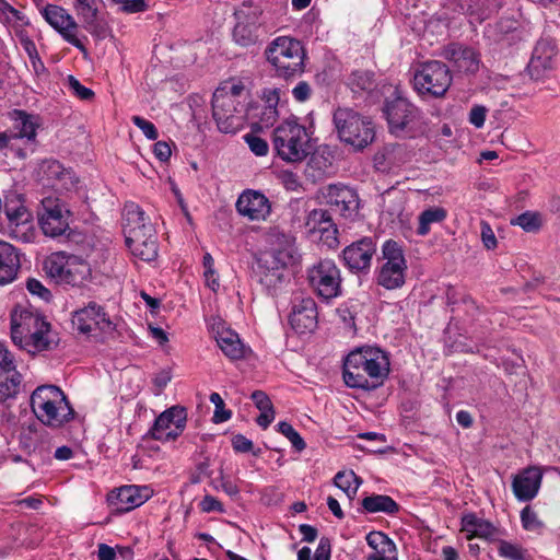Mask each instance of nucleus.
Here are the masks:
<instances>
[{
	"instance_id": "61",
	"label": "nucleus",
	"mask_w": 560,
	"mask_h": 560,
	"mask_svg": "<svg viewBox=\"0 0 560 560\" xmlns=\"http://www.w3.org/2000/svg\"><path fill=\"white\" fill-rule=\"evenodd\" d=\"M331 545L327 537H322L316 548L314 560H330Z\"/></svg>"
},
{
	"instance_id": "50",
	"label": "nucleus",
	"mask_w": 560,
	"mask_h": 560,
	"mask_svg": "<svg viewBox=\"0 0 560 560\" xmlns=\"http://www.w3.org/2000/svg\"><path fill=\"white\" fill-rule=\"evenodd\" d=\"M244 141L248 144L250 151L257 156H265L268 153L269 147L266 140L255 136L254 133H246L243 137Z\"/></svg>"
},
{
	"instance_id": "11",
	"label": "nucleus",
	"mask_w": 560,
	"mask_h": 560,
	"mask_svg": "<svg viewBox=\"0 0 560 560\" xmlns=\"http://www.w3.org/2000/svg\"><path fill=\"white\" fill-rule=\"evenodd\" d=\"M225 93V88H218L212 95V117L222 133H236L245 124L246 109L241 100Z\"/></svg>"
},
{
	"instance_id": "52",
	"label": "nucleus",
	"mask_w": 560,
	"mask_h": 560,
	"mask_svg": "<svg viewBox=\"0 0 560 560\" xmlns=\"http://www.w3.org/2000/svg\"><path fill=\"white\" fill-rule=\"evenodd\" d=\"M256 116H258L259 119L254 126L258 127V129L268 128L277 121L278 110L273 107L262 106Z\"/></svg>"
},
{
	"instance_id": "43",
	"label": "nucleus",
	"mask_w": 560,
	"mask_h": 560,
	"mask_svg": "<svg viewBox=\"0 0 560 560\" xmlns=\"http://www.w3.org/2000/svg\"><path fill=\"white\" fill-rule=\"evenodd\" d=\"M306 226L311 231H328L332 226V219L328 210L314 209L312 210L306 219Z\"/></svg>"
},
{
	"instance_id": "60",
	"label": "nucleus",
	"mask_w": 560,
	"mask_h": 560,
	"mask_svg": "<svg viewBox=\"0 0 560 560\" xmlns=\"http://www.w3.org/2000/svg\"><path fill=\"white\" fill-rule=\"evenodd\" d=\"M233 450L237 453H248L253 450V442L243 434H236L232 439Z\"/></svg>"
},
{
	"instance_id": "59",
	"label": "nucleus",
	"mask_w": 560,
	"mask_h": 560,
	"mask_svg": "<svg viewBox=\"0 0 560 560\" xmlns=\"http://www.w3.org/2000/svg\"><path fill=\"white\" fill-rule=\"evenodd\" d=\"M487 116V108L482 105H475L469 113V122L476 128H481L485 125Z\"/></svg>"
},
{
	"instance_id": "64",
	"label": "nucleus",
	"mask_w": 560,
	"mask_h": 560,
	"mask_svg": "<svg viewBox=\"0 0 560 560\" xmlns=\"http://www.w3.org/2000/svg\"><path fill=\"white\" fill-rule=\"evenodd\" d=\"M311 92H312L311 86L305 81H300L292 90V94H293L294 98L299 102L307 101L311 96Z\"/></svg>"
},
{
	"instance_id": "22",
	"label": "nucleus",
	"mask_w": 560,
	"mask_h": 560,
	"mask_svg": "<svg viewBox=\"0 0 560 560\" xmlns=\"http://www.w3.org/2000/svg\"><path fill=\"white\" fill-rule=\"evenodd\" d=\"M376 252L373 237L364 236L343 248L341 256L345 265L352 272L368 271Z\"/></svg>"
},
{
	"instance_id": "42",
	"label": "nucleus",
	"mask_w": 560,
	"mask_h": 560,
	"mask_svg": "<svg viewBox=\"0 0 560 560\" xmlns=\"http://www.w3.org/2000/svg\"><path fill=\"white\" fill-rule=\"evenodd\" d=\"M15 128L20 138L33 140L36 137L37 124L32 115L23 110H15Z\"/></svg>"
},
{
	"instance_id": "62",
	"label": "nucleus",
	"mask_w": 560,
	"mask_h": 560,
	"mask_svg": "<svg viewBox=\"0 0 560 560\" xmlns=\"http://www.w3.org/2000/svg\"><path fill=\"white\" fill-rule=\"evenodd\" d=\"M153 153L161 162H167L172 155V150L166 141H158L153 145Z\"/></svg>"
},
{
	"instance_id": "25",
	"label": "nucleus",
	"mask_w": 560,
	"mask_h": 560,
	"mask_svg": "<svg viewBox=\"0 0 560 560\" xmlns=\"http://www.w3.org/2000/svg\"><path fill=\"white\" fill-rule=\"evenodd\" d=\"M236 210L250 221H265L271 212V203L262 192L247 189L237 198Z\"/></svg>"
},
{
	"instance_id": "8",
	"label": "nucleus",
	"mask_w": 560,
	"mask_h": 560,
	"mask_svg": "<svg viewBox=\"0 0 560 560\" xmlns=\"http://www.w3.org/2000/svg\"><path fill=\"white\" fill-rule=\"evenodd\" d=\"M382 264L376 270V283L386 290H397L406 283L408 270L404 245L386 240L381 248Z\"/></svg>"
},
{
	"instance_id": "7",
	"label": "nucleus",
	"mask_w": 560,
	"mask_h": 560,
	"mask_svg": "<svg viewBox=\"0 0 560 560\" xmlns=\"http://www.w3.org/2000/svg\"><path fill=\"white\" fill-rule=\"evenodd\" d=\"M332 121L339 139L355 150L366 148L375 138L372 120L351 108L338 107Z\"/></svg>"
},
{
	"instance_id": "53",
	"label": "nucleus",
	"mask_w": 560,
	"mask_h": 560,
	"mask_svg": "<svg viewBox=\"0 0 560 560\" xmlns=\"http://www.w3.org/2000/svg\"><path fill=\"white\" fill-rule=\"evenodd\" d=\"M68 86L70 91L82 101H90L94 96V92L91 89L82 85L80 81L73 75L68 77Z\"/></svg>"
},
{
	"instance_id": "27",
	"label": "nucleus",
	"mask_w": 560,
	"mask_h": 560,
	"mask_svg": "<svg viewBox=\"0 0 560 560\" xmlns=\"http://www.w3.org/2000/svg\"><path fill=\"white\" fill-rule=\"evenodd\" d=\"M441 56L459 72L476 73L479 69V55L472 48L459 43L445 46Z\"/></svg>"
},
{
	"instance_id": "37",
	"label": "nucleus",
	"mask_w": 560,
	"mask_h": 560,
	"mask_svg": "<svg viewBox=\"0 0 560 560\" xmlns=\"http://www.w3.org/2000/svg\"><path fill=\"white\" fill-rule=\"evenodd\" d=\"M124 233L126 234L127 230H133L140 228L143 230L147 226H152L151 223L147 222L144 211L136 203H128L124 209Z\"/></svg>"
},
{
	"instance_id": "4",
	"label": "nucleus",
	"mask_w": 560,
	"mask_h": 560,
	"mask_svg": "<svg viewBox=\"0 0 560 560\" xmlns=\"http://www.w3.org/2000/svg\"><path fill=\"white\" fill-rule=\"evenodd\" d=\"M277 155L285 162H301L312 152L311 137L306 128L295 120H287L272 132Z\"/></svg>"
},
{
	"instance_id": "49",
	"label": "nucleus",
	"mask_w": 560,
	"mask_h": 560,
	"mask_svg": "<svg viewBox=\"0 0 560 560\" xmlns=\"http://www.w3.org/2000/svg\"><path fill=\"white\" fill-rule=\"evenodd\" d=\"M209 399L214 405L212 418L214 423L225 422L232 417L231 410L224 408V400L219 393H211Z\"/></svg>"
},
{
	"instance_id": "5",
	"label": "nucleus",
	"mask_w": 560,
	"mask_h": 560,
	"mask_svg": "<svg viewBox=\"0 0 560 560\" xmlns=\"http://www.w3.org/2000/svg\"><path fill=\"white\" fill-rule=\"evenodd\" d=\"M265 55L278 77L289 79L304 71V48L295 38L277 37L268 45Z\"/></svg>"
},
{
	"instance_id": "51",
	"label": "nucleus",
	"mask_w": 560,
	"mask_h": 560,
	"mask_svg": "<svg viewBox=\"0 0 560 560\" xmlns=\"http://www.w3.org/2000/svg\"><path fill=\"white\" fill-rule=\"evenodd\" d=\"M480 0H446L447 5L462 14H475L478 12Z\"/></svg>"
},
{
	"instance_id": "44",
	"label": "nucleus",
	"mask_w": 560,
	"mask_h": 560,
	"mask_svg": "<svg viewBox=\"0 0 560 560\" xmlns=\"http://www.w3.org/2000/svg\"><path fill=\"white\" fill-rule=\"evenodd\" d=\"M511 224L521 226L525 232H537L542 225V220L540 213L525 211L512 219Z\"/></svg>"
},
{
	"instance_id": "57",
	"label": "nucleus",
	"mask_w": 560,
	"mask_h": 560,
	"mask_svg": "<svg viewBox=\"0 0 560 560\" xmlns=\"http://www.w3.org/2000/svg\"><path fill=\"white\" fill-rule=\"evenodd\" d=\"M148 9L145 0H125L119 7V11L126 14L145 12Z\"/></svg>"
},
{
	"instance_id": "46",
	"label": "nucleus",
	"mask_w": 560,
	"mask_h": 560,
	"mask_svg": "<svg viewBox=\"0 0 560 560\" xmlns=\"http://www.w3.org/2000/svg\"><path fill=\"white\" fill-rule=\"evenodd\" d=\"M497 30L500 34V37L498 38L499 43H508L510 44L511 40L520 39V31H518V24L514 20H501L497 23Z\"/></svg>"
},
{
	"instance_id": "40",
	"label": "nucleus",
	"mask_w": 560,
	"mask_h": 560,
	"mask_svg": "<svg viewBox=\"0 0 560 560\" xmlns=\"http://www.w3.org/2000/svg\"><path fill=\"white\" fill-rule=\"evenodd\" d=\"M334 483L336 487L341 489L350 500H352L355 497L362 480L353 471H338L334 477Z\"/></svg>"
},
{
	"instance_id": "29",
	"label": "nucleus",
	"mask_w": 560,
	"mask_h": 560,
	"mask_svg": "<svg viewBox=\"0 0 560 560\" xmlns=\"http://www.w3.org/2000/svg\"><path fill=\"white\" fill-rule=\"evenodd\" d=\"M2 210L10 228H18L30 222L31 213L24 206V199L16 191H9L2 200Z\"/></svg>"
},
{
	"instance_id": "28",
	"label": "nucleus",
	"mask_w": 560,
	"mask_h": 560,
	"mask_svg": "<svg viewBox=\"0 0 560 560\" xmlns=\"http://www.w3.org/2000/svg\"><path fill=\"white\" fill-rule=\"evenodd\" d=\"M542 471L539 467L529 466L517 474L512 481V489L518 501L533 500L541 486Z\"/></svg>"
},
{
	"instance_id": "58",
	"label": "nucleus",
	"mask_w": 560,
	"mask_h": 560,
	"mask_svg": "<svg viewBox=\"0 0 560 560\" xmlns=\"http://www.w3.org/2000/svg\"><path fill=\"white\" fill-rule=\"evenodd\" d=\"M26 288L31 294L37 295L40 299L48 301L51 296V293L48 289H46L43 283L34 278H31L26 282Z\"/></svg>"
},
{
	"instance_id": "12",
	"label": "nucleus",
	"mask_w": 560,
	"mask_h": 560,
	"mask_svg": "<svg viewBox=\"0 0 560 560\" xmlns=\"http://www.w3.org/2000/svg\"><path fill=\"white\" fill-rule=\"evenodd\" d=\"M413 89L421 95L443 96L452 83L448 67L439 60L421 63L413 73Z\"/></svg>"
},
{
	"instance_id": "3",
	"label": "nucleus",
	"mask_w": 560,
	"mask_h": 560,
	"mask_svg": "<svg viewBox=\"0 0 560 560\" xmlns=\"http://www.w3.org/2000/svg\"><path fill=\"white\" fill-rule=\"evenodd\" d=\"M31 408L38 421L54 429L61 428L75 416L66 394L56 385L38 386L31 395Z\"/></svg>"
},
{
	"instance_id": "30",
	"label": "nucleus",
	"mask_w": 560,
	"mask_h": 560,
	"mask_svg": "<svg viewBox=\"0 0 560 560\" xmlns=\"http://www.w3.org/2000/svg\"><path fill=\"white\" fill-rule=\"evenodd\" d=\"M20 269V258L15 247L0 241V285L12 282Z\"/></svg>"
},
{
	"instance_id": "41",
	"label": "nucleus",
	"mask_w": 560,
	"mask_h": 560,
	"mask_svg": "<svg viewBox=\"0 0 560 560\" xmlns=\"http://www.w3.org/2000/svg\"><path fill=\"white\" fill-rule=\"evenodd\" d=\"M233 40L242 47H250L259 40V28L243 25V23H235L233 28Z\"/></svg>"
},
{
	"instance_id": "24",
	"label": "nucleus",
	"mask_w": 560,
	"mask_h": 560,
	"mask_svg": "<svg viewBox=\"0 0 560 560\" xmlns=\"http://www.w3.org/2000/svg\"><path fill=\"white\" fill-rule=\"evenodd\" d=\"M59 337L56 331L52 330L49 322L44 323V327H37L34 330L25 335L21 342H14L20 349L27 353L35 355L43 351L55 350L59 345Z\"/></svg>"
},
{
	"instance_id": "14",
	"label": "nucleus",
	"mask_w": 560,
	"mask_h": 560,
	"mask_svg": "<svg viewBox=\"0 0 560 560\" xmlns=\"http://www.w3.org/2000/svg\"><path fill=\"white\" fill-rule=\"evenodd\" d=\"M186 422V408L173 406L160 413L143 439L151 438L163 443L175 441L184 432Z\"/></svg>"
},
{
	"instance_id": "48",
	"label": "nucleus",
	"mask_w": 560,
	"mask_h": 560,
	"mask_svg": "<svg viewBox=\"0 0 560 560\" xmlns=\"http://www.w3.org/2000/svg\"><path fill=\"white\" fill-rule=\"evenodd\" d=\"M278 431L283 434L298 451L302 452L306 447V443L300 433L287 421H281L277 424Z\"/></svg>"
},
{
	"instance_id": "31",
	"label": "nucleus",
	"mask_w": 560,
	"mask_h": 560,
	"mask_svg": "<svg viewBox=\"0 0 560 560\" xmlns=\"http://www.w3.org/2000/svg\"><path fill=\"white\" fill-rule=\"evenodd\" d=\"M462 532L466 533L467 539L474 537L489 539L494 535L495 528L489 521L469 513L462 517Z\"/></svg>"
},
{
	"instance_id": "32",
	"label": "nucleus",
	"mask_w": 560,
	"mask_h": 560,
	"mask_svg": "<svg viewBox=\"0 0 560 560\" xmlns=\"http://www.w3.org/2000/svg\"><path fill=\"white\" fill-rule=\"evenodd\" d=\"M22 380L16 369L0 372V405L16 398L22 388Z\"/></svg>"
},
{
	"instance_id": "18",
	"label": "nucleus",
	"mask_w": 560,
	"mask_h": 560,
	"mask_svg": "<svg viewBox=\"0 0 560 560\" xmlns=\"http://www.w3.org/2000/svg\"><path fill=\"white\" fill-rule=\"evenodd\" d=\"M125 243L131 254L143 261H153L158 257V236L153 225L127 230Z\"/></svg>"
},
{
	"instance_id": "16",
	"label": "nucleus",
	"mask_w": 560,
	"mask_h": 560,
	"mask_svg": "<svg viewBox=\"0 0 560 560\" xmlns=\"http://www.w3.org/2000/svg\"><path fill=\"white\" fill-rule=\"evenodd\" d=\"M318 311L310 295L298 294L291 301L289 323L298 334L312 332L317 327Z\"/></svg>"
},
{
	"instance_id": "45",
	"label": "nucleus",
	"mask_w": 560,
	"mask_h": 560,
	"mask_svg": "<svg viewBox=\"0 0 560 560\" xmlns=\"http://www.w3.org/2000/svg\"><path fill=\"white\" fill-rule=\"evenodd\" d=\"M498 553L500 557L508 560H529L526 549L508 540L499 541Z\"/></svg>"
},
{
	"instance_id": "36",
	"label": "nucleus",
	"mask_w": 560,
	"mask_h": 560,
	"mask_svg": "<svg viewBox=\"0 0 560 560\" xmlns=\"http://www.w3.org/2000/svg\"><path fill=\"white\" fill-rule=\"evenodd\" d=\"M347 85L353 93L370 92L375 86L374 73L369 70H354L348 77Z\"/></svg>"
},
{
	"instance_id": "38",
	"label": "nucleus",
	"mask_w": 560,
	"mask_h": 560,
	"mask_svg": "<svg viewBox=\"0 0 560 560\" xmlns=\"http://www.w3.org/2000/svg\"><path fill=\"white\" fill-rule=\"evenodd\" d=\"M447 215V212L442 207H432L422 211L419 215V225L417 234L420 236L427 235L431 230V224L442 222Z\"/></svg>"
},
{
	"instance_id": "6",
	"label": "nucleus",
	"mask_w": 560,
	"mask_h": 560,
	"mask_svg": "<svg viewBox=\"0 0 560 560\" xmlns=\"http://www.w3.org/2000/svg\"><path fill=\"white\" fill-rule=\"evenodd\" d=\"M44 270L57 284L82 288L91 280L90 265L66 252L50 254L44 261Z\"/></svg>"
},
{
	"instance_id": "35",
	"label": "nucleus",
	"mask_w": 560,
	"mask_h": 560,
	"mask_svg": "<svg viewBox=\"0 0 560 560\" xmlns=\"http://www.w3.org/2000/svg\"><path fill=\"white\" fill-rule=\"evenodd\" d=\"M262 11L260 7L250 0H244L242 4L234 10L236 23L260 28V15Z\"/></svg>"
},
{
	"instance_id": "17",
	"label": "nucleus",
	"mask_w": 560,
	"mask_h": 560,
	"mask_svg": "<svg viewBox=\"0 0 560 560\" xmlns=\"http://www.w3.org/2000/svg\"><path fill=\"white\" fill-rule=\"evenodd\" d=\"M153 491L148 486H122L107 494V502L116 513H127L144 504Z\"/></svg>"
},
{
	"instance_id": "33",
	"label": "nucleus",
	"mask_w": 560,
	"mask_h": 560,
	"mask_svg": "<svg viewBox=\"0 0 560 560\" xmlns=\"http://www.w3.org/2000/svg\"><path fill=\"white\" fill-rule=\"evenodd\" d=\"M361 505L366 513H385L394 515L399 512V504L389 495L371 494L362 499Z\"/></svg>"
},
{
	"instance_id": "2",
	"label": "nucleus",
	"mask_w": 560,
	"mask_h": 560,
	"mask_svg": "<svg viewBox=\"0 0 560 560\" xmlns=\"http://www.w3.org/2000/svg\"><path fill=\"white\" fill-rule=\"evenodd\" d=\"M299 259L298 249L293 242L285 241L284 245L261 253L254 267V275L270 296L279 295L290 282V266Z\"/></svg>"
},
{
	"instance_id": "9",
	"label": "nucleus",
	"mask_w": 560,
	"mask_h": 560,
	"mask_svg": "<svg viewBox=\"0 0 560 560\" xmlns=\"http://www.w3.org/2000/svg\"><path fill=\"white\" fill-rule=\"evenodd\" d=\"M383 113L389 132L396 137L411 133L421 122V110L398 88L385 100Z\"/></svg>"
},
{
	"instance_id": "54",
	"label": "nucleus",
	"mask_w": 560,
	"mask_h": 560,
	"mask_svg": "<svg viewBox=\"0 0 560 560\" xmlns=\"http://www.w3.org/2000/svg\"><path fill=\"white\" fill-rule=\"evenodd\" d=\"M131 121L137 126L149 140H156L159 131L155 125L141 116H132Z\"/></svg>"
},
{
	"instance_id": "15",
	"label": "nucleus",
	"mask_w": 560,
	"mask_h": 560,
	"mask_svg": "<svg viewBox=\"0 0 560 560\" xmlns=\"http://www.w3.org/2000/svg\"><path fill=\"white\" fill-rule=\"evenodd\" d=\"M42 14L46 22L57 31L67 43L74 46L80 51L86 52L85 45L77 36L79 25L65 8L57 4H47L42 10Z\"/></svg>"
},
{
	"instance_id": "13",
	"label": "nucleus",
	"mask_w": 560,
	"mask_h": 560,
	"mask_svg": "<svg viewBox=\"0 0 560 560\" xmlns=\"http://www.w3.org/2000/svg\"><path fill=\"white\" fill-rule=\"evenodd\" d=\"M71 212L65 203L56 198H44L38 211V223L46 236L52 238L69 236V217Z\"/></svg>"
},
{
	"instance_id": "56",
	"label": "nucleus",
	"mask_w": 560,
	"mask_h": 560,
	"mask_svg": "<svg viewBox=\"0 0 560 560\" xmlns=\"http://www.w3.org/2000/svg\"><path fill=\"white\" fill-rule=\"evenodd\" d=\"M480 236L487 249H494L498 245L497 237L491 225L487 221L480 222Z\"/></svg>"
},
{
	"instance_id": "39",
	"label": "nucleus",
	"mask_w": 560,
	"mask_h": 560,
	"mask_svg": "<svg viewBox=\"0 0 560 560\" xmlns=\"http://www.w3.org/2000/svg\"><path fill=\"white\" fill-rule=\"evenodd\" d=\"M365 540L375 550L373 555H394L397 550L395 542L382 532L369 533Z\"/></svg>"
},
{
	"instance_id": "20",
	"label": "nucleus",
	"mask_w": 560,
	"mask_h": 560,
	"mask_svg": "<svg viewBox=\"0 0 560 560\" xmlns=\"http://www.w3.org/2000/svg\"><path fill=\"white\" fill-rule=\"evenodd\" d=\"M557 45L552 39L542 38L534 47L527 71L533 80L547 77L557 63Z\"/></svg>"
},
{
	"instance_id": "63",
	"label": "nucleus",
	"mask_w": 560,
	"mask_h": 560,
	"mask_svg": "<svg viewBox=\"0 0 560 560\" xmlns=\"http://www.w3.org/2000/svg\"><path fill=\"white\" fill-rule=\"evenodd\" d=\"M200 509L202 512H223L222 503L212 495H206L200 502Z\"/></svg>"
},
{
	"instance_id": "26",
	"label": "nucleus",
	"mask_w": 560,
	"mask_h": 560,
	"mask_svg": "<svg viewBox=\"0 0 560 560\" xmlns=\"http://www.w3.org/2000/svg\"><path fill=\"white\" fill-rule=\"evenodd\" d=\"M73 325L82 334H90L96 328L101 330L112 329V322L104 308L95 302L73 313Z\"/></svg>"
},
{
	"instance_id": "21",
	"label": "nucleus",
	"mask_w": 560,
	"mask_h": 560,
	"mask_svg": "<svg viewBox=\"0 0 560 560\" xmlns=\"http://www.w3.org/2000/svg\"><path fill=\"white\" fill-rule=\"evenodd\" d=\"M11 339L14 342H21L25 335L35 328L44 327L46 317L36 308L30 305L18 304L11 312Z\"/></svg>"
},
{
	"instance_id": "55",
	"label": "nucleus",
	"mask_w": 560,
	"mask_h": 560,
	"mask_svg": "<svg viewBox=\"0 0 560 560\" xmlns=\"http://www.w3.org/2000/svg\"><path fill=\"white\" fill-rule=\"evenodd\" d=\"M398 149L396 145L385 147L382 151H378L374 155V165L378 171H387L390 167V163L387 161L389 156Z\"/></svg>"
},
{
	"instance_id": "19",
	"label": "nucleus",
	"mask_w": 560,
	"mask_h": 560,
	"mask_svg": "<svg viewBox=\"0 0 560 560\" xmlns=\"http://www.w3.org/2000/svg\"><path fill=\"white\" fill-rule=\"evenodd\" d=\"M38 178L44 186L55 190H71L75 187L78 178L72 168L65 167L59 161L48 159L38 165Z\"/></svg>"
},
{
	"instance_id": "34",
	"label": "nucleus",
	"mask_w": 560,
	"mask_h": 560,
	"mask_svg": "<svg viewBox=\"0 0 560 560\" xmlns=\"http://www.w3.org/2000/svg\"><path fill=\"white\" fill-rule=\"evenodd\" d=\"M217 343L223 353L232 360L244 357L245 348L241 342L238 335L231 329H223L218 332Z\"/></svg>"
},
{
	"instance_id": "1",
	"label": "nucleus",
	"mask_w": 560,
	"mask_h": 560,
	"mask_svg": "<svg viewBox=\"0 0 560 560\" xmlns=\"http://www.w3.org/2000/svg\"><path fill=\"white\" fill-rule=\"evenodd\" d=\"M390 372L387 353L377 347H361L352 350L343 361L345 384L354 389L374 390L381 387Z\"/></svg>"
},
{
	"instance_id": "10",
	"label": "nucleus",
	"mask_w": 560,
	"mask_h": 560,
	"mask_svg": "<svg viewBox=\"0 0 560 560\" xmlns=\"http://www.w3.org/2000/svg\"><path fill=\"white\" fill-rule=\"evenodd\" d=\"M306 279L312 291L323 302L329 303L342 295L341 271L332 259H320L308 267Z\"/></svg>"
},
{
	"instance_id": "47",
	"label": "nucleus",
	"mask_w": 560,
	"mask_h": 560,
	"mask_svg": "<svg viewBox=\"0 0 560 560\" xmlns=\"http://www.w3.org/2000/svg\"><path fill=\"white\" fill-rule=\"evenodd\" d=\"M521 522L523 528L528 532L541 534L545 528V524L529 505L521 511Z\"/></svg>"
},
{
	"instance_id": "23",
	"label": "nucleus",
	"mask_w": 560,
	"mask_h": 560,
	"mask_svg": "<svg viewBox=\"0 0 560 560\" xmlns=\"http://www.w3.org/2000/svg\"><path fill=\"white\" fill-rule=\"evenodd\" d=\"M324 199L331 210L345 218H351L359 210V196L357 191L346 185H328L323 192Z\"/></svg>"
}]
</instances>
